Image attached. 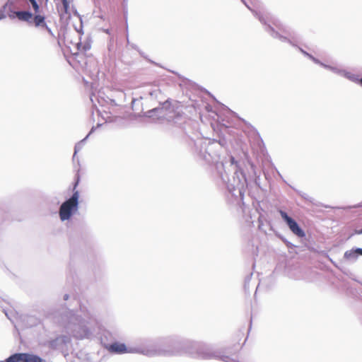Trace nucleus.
Returning a JSON list of instances; mask_svg holds the SVG:
<instances>
[{
  "mask_svg": "<svg viewBox=\"0 0 362 362\" xmlns=\"http://www.w3.org/2000/svg\"><path fill=\"white\" fill-rule=\"evenodd\" d=\"M79 308L80 315L74 310L62 308V311L54 313V319L76 339H90L99 327L100 322L85 305L80 304Z\"/></svg>",
  "mask_w": 362,
  "mask_h": 362,
  "instance_id": "1",
  "label": "nucleus"
},
{
  "mask_svg": "<svg viewBox=\"0 0 362 362\" xmlns=\"http://www.w3.org/2000/svg\"><path fill=\"white\" fill-rule=\"evenodd\" d=\"M257 18L264 26V30L271 37L278 39L283 42H288L291 46L297 47L305 56L312 60L315 64H319L320 61L298 46L301 41V36L292 28L282 23L276 16L268 11L255 10Z\"/></svg>",
  "mask_w": 362,
  "mask_h": 362,
  "instance_id": "2",
  "label": "nucleus"
},
{
  "mask_svg": "<svg viewBox=\"0 0 362 362\" xmlns=\"http://www.w3.org/2000/svg\"><path fill=\"white\" fill-rule=\"evenodd\" d=\"M176 336L168 337L158 340L142 339L134 346V354L148 357L175 356L177 353Z\"/></svg>",
  "mask_w": 362,
  "mask_h": 362,
  "instance_id": "3",
  "label": "nucleus"
},
{
  "mask_svg": "<svg viewBox=\"0 0 362 362\" xmlns=\"http://www.w3.org/2000/svg\"><path fill=\"white\" fill-rule=\"evenodd\" d=\"M216 169L222 182L226 185L228 190L235 195L237 191L239 196L243 198L247 187V181L244 172L240 168L233 156L230 157V167L233 171L232 179L228 176L223 162H216Z\"/></svg>",
  "mask_w": 362,
  "mask_h": 362,
  "instance_id": "4",
  "label": "nucleus"
},
{
  "mask_svg": "<svg viewBox=\"0 0 362 362\" xmlns=\"http://www.w3.org/2000/svg\"><path fill=\"white\" fill-rule=\"evenodd\" d=\"M30 6L34 11H38L39 4L36 0H7L0 8V21L8 16L11 20L18 18L21 21L30 22L33 17Z\"/></svg>",
  "mask_w": 362,
  "mask_h": 362,
  "instance_id": "5",
  "label": "nucleus"
},
{
  "mask_svg": "<svg viewBox=\"0 0 362 362\" xmlns=\"http://www.w3.org/2000/svg\"><path fill=\"white\" fill-rule=\"evenodd\" d=\"M185 139L187 142H189V145H194V153L199 159L204 160L207 163L216 162L219 156V153L216 147H225L227 144V141L225 139H219L218 141L216 140L204 141L202 139L194 141L187 137H185Z\"/></svg>",
  "mask_w": 362,
  "mask_h": 362,
  "instance_id": "6",
  "label": "nucleus"
},
{
  "mask_svg": "<svg viewBox=\"0 0 362 362\" xmlns=\"http://www.w3.org/2000/svg\"><path fill=\"white\" fill-rule=\"evenodd\" d=\"M80 175L77 173L73 183L71 196L66 199L59 207V214L62 221L69 220L78 209L79 192L76 188L80 182Z\"/></svg>",
  "mask_w": 362,
  "mask_h": 362,
  "instance_id": "7",
  "label": "nucleus"
},
{
  "mask_svg": "<svg viewBox=\"0 0 362 362\" xmlns=\"http://www.w3.org/2000/svg\"><path fill=\"white\" fill-rule=\"evenodd\" d=\"M282 219L286 223L287 226L289 228L291 231L296 235L298 238H304L305 236V233L303 230V228L299 226V224L297 223V221L288 216V214L283 211L279 210V211Z\"/></svg>",
  "mask_w": 362,
  "mask_h": 362,
  "instance_id": "8",
  "label": "nucleus"
},
{
  "mask_svg": "<svg viewBox=\"0 0 362 362\" xmlns=\"http://www.w3.org/2000/svg\"><path fill=\"white\" fill-rule=\"evenodd\" d=\"M5 362H46L40 356L29 353H15L8 356Z\"/></svg>",
  "mask_w": 362,
  "mask_h": 362,
  "instance_id": "9",
  "label": "nucleus"
},
{
  "mask_svg": "<svg viewBox=\"0 0 362 362\" xmlns=\"http://www.w3.org/2000/svg\"><path fill=\"white\" fill-rule=\"evenodd\" d=\"M105 348L110 353L124 354L127 353L134 354V346H127L124 343L113 342L104 344Z\"/></svg>",
  "mask_w": 362,
  "mask_h": 362,
  "instance_id": "10",
  "label": "nucleus"
},
{
  "mask_svg": "<svg viewBox=\"0 0 362 362\" xmlns=\"http://www.w3.org/2000/svg\"><path fill=\"white\" fill-rule=\"evenodd\" d=\"M71 344V338L66 335H60L54 339L47 341V346L52 349H57L64 351L67 349Z\"/></svg>",
  "mask_w": 362,
  "mask_h": 362,
  "instance_id": "11",
  "label": "nucleus"
},
{
  "mask_svg": "<svg viewBox=\"0 0 362 362\" xmlns=\"http://www.w3.org/2000/svg\"><path fill=\"white\" fill-rule=\"evenodd\" d=\"M319 65L324 67L326 69H328L333 73L338 74L341 76H343L349 81L352 82H356L358 80V76L356 74H354L349 71H346L345 69H340L337 66H334L331 65L326 64L320 61V63H319Z\"/></svg>",
  "mask_w": 362,
  "mask_h": 362,
  "instance_id": "12",
  "label": "nucleus"
},
{
  "mask_svg": "<svg viewBox=\"0 0 362 362\" xmlns=\"http://www.w3.org/2000/svg\"><path fill=\"white\" fill-rule=\"evenodd\" d=\"M161 107H157L144 112V115L150 118L154 117H156L157 119L165 118L167 116V109L170 107V103L168 100L161 104Z\"/></svg>",
  "mask_w": 362,
  "mask_h": 362,
  "instance_id": "13",
  "label": "nucleus"
},
{
  "mask_svg": "<svg viewBox=\"0 0 362 362\" xmlns=\"http://www.w3.org/2000/svg\"><path fill=\"white\" fill-rule=\"evenodd\" d=\"M242 2L245 5V6L250 10L254 16L257 18V15L255 10H260V11H267L263 4L259 1L258 0H252L250 4L246 0H241Z\"/></svg>",
  "mask_w": 362,
  "mask_h": 362,
  "instance_id": "14",
  "label": "nucleus"
},
{
  "mask_svg": "<svg viewBox=\"0 0 362 362\" xmlns=\"http://www.w3.org/2000/svg\"><path fill=\"white\" fill-rule=\"evenodd\" d=\"M95 131V127H93L90 129V131L89 132V133L86 135V136L82 140H81L79 142H78L75 146H74V155H73V157H72V160L74 162H75L76 160H77V162H78V158L76 157V154L78 153V151H80L85 142L86 141L87 139L88 138V136Z\"/></svg>",
  "mask_w": 362,
  "mask_h": 362,
  "instance_id": "15",
  "label": "nucleus"
},
{
  "mask_svg": "<svg viewBox=\"0 0 362 362\" xmlns=\"http://www.w3.org/2000/svg\"><path fill=\"white\" fill-rule=\"evenodd\" d=\"M40 9L37 12L35 11V16L33 15V17L31 19L33 20L34 24L36 27H41L43 28L44 26H46V22H45V17L42 15L39 14Z\"/></svg>",
  "mask_w": 362,
  "mask_h": 362,
  "instance_id": "16",
  "label": "nucleus"
},
{
  "mask_svg": "<svg viewBox=\"0 0 362 362\" xmlns=\"http://www.w3.org/2000/svg\"><path fill=\"white\" fill-rule=\"evenodd\" d=\"M358 257L356 247H354L351 250H346L344 254V258L346 260H351L355 262Z\"/></svg>",
  "mask_w": 362,
  "mask_h": 362,
  "instance_id": "17",
  "label": "nucleus"
},
{
  "mask_svg": "<svg viewBox=\"0 0 362 362\" xmlns=\"http://www.w3.org/2000/svg\"><path fill=\"white\" fill-rule=\"evenodd\" d=\"M78 51L86 52L88 51L91 47V43L87 40L83 44L80 41L76 45Z\"/></svg>",
  "mask_w": 362,
  "mask_h": 362,
  "instance_id": "18",
  "label": "nucleus"
},
{
  "mask_svg": "<svg viewBox=\"0 0 362 362\" xmlns=\"http://www.w3.org/2000/svg\"><path fill=\"white\" fill-rule=\"evenodd\" d=\"M131 47L132 49L136 50L139 54L141 55V57H142L143 58H144L145 59H146L148 62H150L151 64H155V65H158L156 62H154L153 61L151 60L150 59L148 58L147 55L145 54V53L144 52H142L141 50L139 49V47L135 45V44H132L131 45Z\"/></svg>",
  "mask_w": 362,
  "mask_h": 362,
  "instance_id": "19",
  "label": "nucleus"
},
{
  "mask_svg": "<svg viewBox=\"0 0 362 362\" xmlns=\"http://www.w3.org/2000/svg\"><path fill=\"white\" fill-rule=\"evenodd\" d=\"M101 100L105 102L107 104H110L112 106H119L120 105L119 103H117L116 102V100L115 99H112V98H110L109 97H107V99H105V98H100V99H98V103H101Z\"/></svg>",
  "mask_w": 362,
  "mask_h": 362,
  "instance_id": "20",
  "label": "nucleus"
},
{
  "mask_svg": "<svg viewBox=\"0 0 362 362\" xmlns=\"http://www.w3.org/2000/svg\"><path fill=\"white\" fill-rule=\"evenodd\" d=\"M298 194L302 197L304 199L310 202H313V198L310 197L308 194H307L306 193H304V192H298Z\"/></svg>",
  "mask_w": 362,
  "mask_h": 362,
  "instance_id": "21",
  "label": "nucleus"
},
{
  "mask_svg": "<svg viewBox=\"0 0 362 362\" xmlns=\"http://www.w3.org/2000/svg\"><path fill=\"white\" fill-rule=\"evenodd\" d=\"M251 276H252V274H250V276H247L245 279V284H244V288H245V290L246 291L247 288V285L249 284V281H250V279H251Z\"/></svg>",
  "mask_w": 362,
  "mask_h": 362,
  "instance_id": "22",
  "label": "nucleus"
},
{
  "mask_svg": "<svg viewBox=\"0 0 362 362\" xmlns=\"http://www.w3.org/2000/svg\"><path fill=\"white\" fill-rule=\"evenodd\" d=\"M208 94L210 95L211 96V98H213V99L219 105H222V106H224L230 112H231L232 114H235L234 112L231 111L230 109H228L227 107H226L224 105L221 104V103H219L216 99V98H214L212 95H211V93L209 92H208Z\"/></svg>",
  "mask_w": 362,
  "mask_h": 362,
  "instance_id": "23",
  "label": "nucleus"
},
{
  "mask_svg": "<svg viewBox=\"0 0 362 362\" xmlns=\"http://www.w3.org/2000/svg\"><path fill=\"white\" fill-rule=\"evenodd\" d=\"M63 5V8H64V11L66 13H69V4H62Z\"/></svg>",
  "mask_w": 362,
  "mask_h": 362,
  "instance_id": "24",
  "label": "nucleus"
},
{
  "mask_svg": "<svg viewBox=\"0 0 362 362\" xmlns=\"http://www.w3.org/2000/svg\"><path fill=\"white\" fill-rule=\"evenodd\" d=\"M43 28H45L49 34H50L51 35H53V33H52L51 28L47 24H46V26L43 27Z\"/></svg>",
  "mask_w": 362,
  "mask_h": 362,
  "instance_id": "25",
  "label": "nucleus"
},
{
  "mask_svg": "<svg viewBox=\"0 0 362 362\" xmlns=\"http://www.w3.org/2000/svg\"><path fill=\"white\" fill-rule=\"evenodd\" d=\"M286 245L290 249H293L296 247V245L291 242H288V243Z\"/></svg>",
  "mask_w": 362,
  "mask_h": 362,
  "instance_id": "26",
  "label": "nucleus"
},
{
  "mask_svg": "<svg viewBox=\"0 0 362 362\" xmlns=\"http://www.w3.org/2000/svg\"><path fill=\"white\" fill-rule=\"evenodd\" d=\"M118 94V98H124L125 97V93L123 92V91H119L117 93Z\"/></svg>",
  "mask_w": 362,
  "mask_h": 362,
  "instance_id": "27",
  "label": "nucleus"
},
{
  "mask_svg": "<svg viewBox=\"0 0 362 362\" xmlns=\"http://www.w3.org/2000/svg\"><path fill=\"white\" fill-rule=\"evenodd\" d=\"M279 238L282 240V242L286 245L288 242H289L288 240H286L284 237L279 235Z\"/></svg>",
  "mask_w": 362,
  "mask_h": 362,
  "instance_id": "28",
  "label": "nucleus"
},
{
  "mask_svg": "<svg viewBox=\"0 0 362 362\" xmlns=\"http://www.w3.org/2000/svg\"><path fill=\"white\" fill-rule=\"evenodd\" d=\"M279 238L282 240V242L286 245L288 242H289L288 240H286L284 237L279 235Z\"/></svg>",
  "mask_w": 362,
  "mask_h": 362,
  "instance_id": "29",
  "label": "nucleus"
},
{
  "mask_svg": "<svg viewBox=\"0 0 362 362\" xmlns=\"http://www.w3.org/2000/svg\"><path fill=\"white\" fill-rule=\"evenodd\" d=\"M356 251L358 252V256H360V255L362 256V248L356 247Z\"/></svg>",
  "mask_w": 362,
  "mask_h": 362,
  "instance_id": "30",
  "label": "nucleus"
},
{
  "mask_svg": "<svg viewBox=\"0 0 362 362\" xmlns=\"http://www.w3.org/2000/svg\"><path fill=\"white\" fill-rule=\"evenodd\" d=\"M82 30H83V25H82V24H81V25H80V29H78H78H76V31H77L78 33H81V34H83V33Z\"/></svg>",
  "mask_w": 362,
  "mask_h": 362,
  "instance_id": "31",
  "label": "nucleus"
},
{
  "mask_svg": "<svg viewBox=\"0 0 362 362\" xmlns=\"http://www.w3.org/2000/svg\"><path fill=\"white\" fill-rule=\"evenodd\" d=\"M355 234L362 235V228L359 229V230H355Z\"/></svg>",
  "mask_w": 362,
  "mask_h": 362,
  "instance_id": "32",
  "label": "nucleus"
},
{
  "mask_svg": "<svg viewBox=\"0 0 362 362\" xmlns=\"http://www.w3.org/2000/svg\"><path fill=\"white\" fill-rule=\"evenodd\" d=\"M69 298V294L66 293V294L64 295V296H63L64 300H67Z\"/></svg>",
  "mask_w": 362,
  "mask_h": 362,
  "instance_id": "33",
  "label": "nucleus"
},
{
  "mask_svg": "<svg viewBox=\"0 0 362 362\" xmlns=\"http://www.w3.org/2000/svg\"><path fill=\"white\" fill-rule=\"evenodd\" d=\"M355 83H358L362 86V78L358 77V80Z\"/></svg>",
  "mask_w": 362,
  "mask_h": 362,
  "instance_id": "34",
  "label": "nucleus"
},
{
  "mask_svg": "<svg viewBox=\"0 0 362 362\" xmlns=\"http://www.w3.org/2000/svg\"><path fill=\"white\" fill-rule=\"evenodd\" d=\"M62 4H69L68 0H62Z\"/></svg>",
  "mask_w": 362,
  "mask_h": 362,
  "instance_id": "35",
  "label": "nucleus"
},
{
  "mask_svg": "<svg viewBox=\"0 0 362 362\" xmlns=\"http://www.w3.org/2000/svg\"><path fill=\"white\" fill-rule=\"evenodd\" d=\"M62 4H69L68 0H62Z\"/></svg>",
  "mask_w": 362,
  "mask_h": 362,
  "instance_id": "36",
  "label": "nucleus"
},
{
  "mask_svg": "<svg viewBox=\"0 0 362 362\" xmlns=\"http://www.w3.org/2000/svg\"><path fill=\"white\" fill-rule=\"evenodd\" d=\"M178 117H179V116L177 115L175 119H172V120L174 122V123L177 122V120H175V119H177Z\"/></svg>",
  "mask_w": 362,
  "mask_h": 362,
  "instance_id": "37",
  "label": "nucleus"
},
{
  "mask_svg": "<svg viewBox=\"0 0 362 362\" xmlns=\"http://www.w3.org/2000/svg\"><path fill=\"white\" fill-rule=\"evenodd\" d=\"M136 100V99L132 100V107L134 106V104L135 103Z\"/></svg>",
  "mask_w": 362,
  "mask_h": 362,
  "instance_id": "38",
  "label": "nucleus"
},
{
  "mask_svg": "<svg viewBox=\"0 0 362 362\" xmlns=\"http://www.w3.org/2000/svg\"><path fill=\"white\" fill-rule=\"evenodd\" d=\"M167 119H168V120H169V121H170V120H171L172 117H171V116H169Z\"/></svg>",
  "mask_w": 362,
  "mask_h": 362,
  "instance_id": "39",
  "label": "nucleus"
},
{
  "mask_svg": "<svg viewBox=\"0 0 362 362\" xmlns=\"http://www.w3.org/2000/svg\"><path fill=\"white\" fill-rule=\"evenodd\" d=\"M358 282L362 285V283H361V282H360V281H358Z\"/></svg>",
  "mask_w": 362,
  "mask_h": 362,
  "instance_id": "40",
  "label": "nucleus"
},
{
  "mask_svg": "<svg viewBox=\"0 0 362 362\" xmlns=\"http://www.w3.org/2000/svg\"><path fill=\"white\" fill-rule=\"evenodd\" d=\"M358 282L362 285V283H361V282H360V281H358Z\"/></svg>",
  "mask_w": 362,
  "mask_h": 362,
  "instance_id": "41",
  "label": "nucleus"
},
{
  "mask_svg": "<svg viewBox=\"0 0 362 362\" xmlns=\"http://www.w3.org/2000/svg\"><path fill=\"white\" fill-rule=\"evenodd\" d=\"M0 362H5V361H0Z\"/></svg>",
  "mask_w": 362,
  "mask_h": 362,
  "instance_id": "42",
  "label": "nucleus"
}]
</instances>
